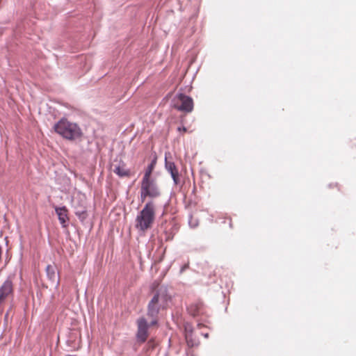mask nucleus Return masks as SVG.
Returning <instances> with one entry per match:
<instances>
[{
	"label": "nucleus",
	"mask_w": 356,
	"mask_h": 356,
	"mask_svg": "<svg viewBox=\"0 0 356 356\" xmlns=\"http://www.w3.org/2000/svg\"><path fill=\"white\" fill-rule=\"evenodd\" d=\"M188 268V264H185L181 269V272H183L184 270H185L186 268Z\"/></svg>",
	"instance_id": "dca6fc26"
},
{
	"label": "nucleus",
	"mask_w": 356,
	"mask_h": 356,
	"mask_svg": "<svg viewBox=\"0 0 356 356\" xmlns=\"http://www.w3.org/2000/svg\"><path fill=\"white\" fill-rule=\"evenodd\" d=\"M56 213L58 215V220L60 222V224L63 225V227H67V222L69 220L68 216H67V209L65 207H55Z\"/></svg>",
	"instance_id": "9d476101"
},
{
	"label": "nucleus",
	"mask_w": 356,
	"mask_h": 356,
	"mask_svg": "<svg viewBox=\"0 0 356 356\" xmlns=\"http://www.w3.org/2000/svg\"><path fill=\"white\" fill-rule=\"evenodd\" d=\"M172 104L175 109L185 113H190L193 109L192 98L183 93L176 95L172 100Z\"/></svg>",
	"instance_id": "39448f33"
},
{
	"label": "nucleus",
	"mask_w": 356,
	"mask_h": 356,
	"mask_svg": "<svg viewBox=\"0 0 356 356\" xmlns=\"http://www.w3.org/2000/svg\"><path fill=\"white\" fill-rule=\"evenodd\" d=\"M112 170L120 177H129L131 176V171L127 168V165L122 161L112 165Z\"/></svg>",
	"instance_id": "0eeeda50"
},
{
	"label": "nucleus",
	"mask_w": 356,
	"mask_h": 356,
	"mask_svg": "<svg viewBox=\"0 0 356 356\" xmlns=\"http://www.w3.org/2000/svg\"><path fill=\"white\" fill-rule=\"evenodd\" d=\"M165 165L168 172L170 173L175 184H178L179 182V171L174 162L168 161L167 157L165 156Z\"/></svg>",
	"instance_id": "1a4fd4ad"
},
{
	"label": "nucleus",
	"mask_w": 356,
	"mask_h": 356,
	"mask_svg": "<svg viewBox=\"0 0 356 356\" xmlns=\"http://www.w3.org/2000/svg\"><path fill=\"white\" fill-rule=\"evenodd\" d=\"M188 312L193 316H199L203 313L204 304L202 302L197 301L191 304L188 308Z\"/></svg>",
	"instance_id": "9b49d317"
},
{
	"label": "nucleus",
	"mask_w": 356,
	"mask_h": 356,
	"mask_svg": "<svg viewBox=\"0 0 356 356\" xmlns=\"http://www.w3.org/2000/svg\"><path fill=\"white\" fill-rule=\"evenodd\" d=\"M155 165H156L155 160L152 161L151 162V163L149 165H148V166L145 169V174H144V176L142 179H152V174L155 168Z\"/></svg>",
	"instance_id": "ddd939ff"
},
{
	"label": "nucleus",
	"mask_w": 356,
	"mask_h": 356,
	"mask_svg": "<svg viewBox=\"0 0 356 356\" xmlns=\"http://www.w3.org/2000/svg\"><path fill=\"white\" fill-rule=\"evenodd\" d=\"M137 338L138 340L142 343L145 342L148 337V327L151 325L148 324L146 319L143 317L140 318L137 321Z\"/></svg>",
	"instance_id": "423d86ee"
},
{
	"label": "nucleus",
	"mask_w": 356,
	"mask_h": 356,
	"mask_svg": "<svg viewBox=\"0 0 356 356\" xmlns=\"http://www.w3.org/2000/svg\"><path fill=\"white\" fill-rule=\"evenodd\" d=\"M178 131H183L184 132H186V128L183 127H178Z\"/></svg>",
	"instance_id": "2eb2a0df"
},
{
	"label": "nucleus",
	"mask_w": 356,
	"mask_h": 356,
	"mask_svg": "<svg viewBox=\"0 0 356 356\" xmlns=\"http://www.w3.org/2000/svg\"><path fill=\"white\" fill-rule=\"evenodd\" d=\"M161 227L163 228L164 240L165 241L172 240L177 230L175 224L173 222H165L162 224Z\"/></svg>",
	"instance_id": "6e6552de"
},
{
	"label": "nucleus",
	"mask_w": 356,
	"mask_h": 356,
	"mask_svg": "<svg viewBox=\"0 0 356 356\" xmlns=\"http://www.w3.org/2000/svg\"><path fill=\"white\" fill-rule=\"evenodd\" d=\"M168 297L165 289H160L154 295L147 305V316L151 318V325H155L158 323V314L161 309L167 307Z\"/></svg>",
	"instance_id": "f257e3e1"
},
{
	"label": "nucleus",
	"mask_w": 356,
	"mask_h": 356,
	"mask_svg": "<svg viewBox=\"0 0 356 356\" xmlns=\"http://www.w3.org/2000/svg\"><path fill=\"white\" fill-rule=\"evenodd\" d=\"M156 217V205L153 201L147 202L136 218V228L141 232L151 229Z\"/></svg>",
	"instance_id": "f03ea898"
},
{
	"label": "nucleus",
	"mask_w": 356,
	"mask_h": 356,
	"mask_svg": "<svg viewBox=\"0 0 356 356\" xmlns=\"http://www.w3.org/2000/svg\"><path fill=\"white\" fill-rule=\"evenodd\" d=\"M74 213L83 223L87 222L88 213L86 207H76Z\"/></svg>",
	"instance_id": "f8f14e48"
},
{
	"label": "nucleus",
	"mask_w": 356,
	"mask_h": 356,
	"mask_svg": "<svg viewBox=\"0 0 356 356\" xmlns=\"http://www.w3.org/2000/svg\"><path fill=\"white\" fill-rule=\"evenodd\" d=\"M54 129L56 133L66 139L74 140L81 136V130L77 125L65 119L55 124Z\"/></svg>",
	"instance_id": "7ed1b4c3"
},
{
	"label": "nucleus",
	"mask_w": 356,
	"mask_h": 356,
	"mask_svg": "<svg viewBox=\"0 0 356 356\" xmlns=\"http://www.w3.org/2000/svg\"><path fill=\"white\" fill-rule=\"evenodd\" d=\"M46 271L49 280L55 282L56 280V275L54 270V268L51 265H48L46 268Z\"/></svg>",
	"instance_id": "4468645a"
},
{
	"label": "nucleus",
	"mask_w": 356,
	"mask_h": 356,
	"mask_svg": "<svg viewBox=\"0 0 356 356\" xmlns=\"http://www.w3.org/2000/svg\"><path fill=\"white\" fill-rule=\"evenodd\" d=\"M140 200L145 202L147 197L156 198L161 195V191L154 179H142L140 184Z\"/></svg>",
	"instance_id": "20e7f679"
}]
</instances>
